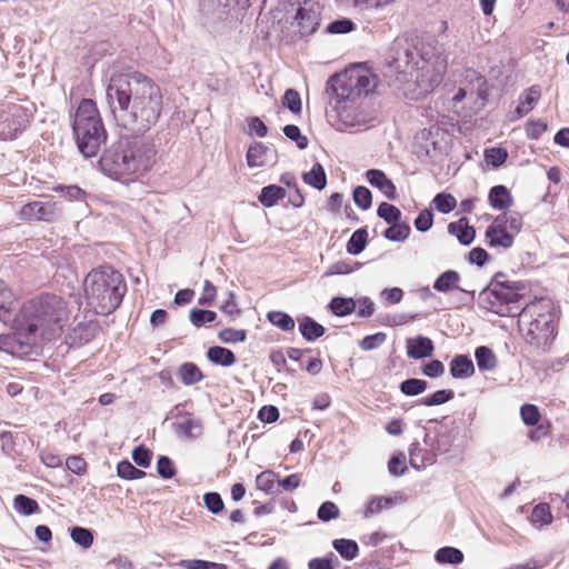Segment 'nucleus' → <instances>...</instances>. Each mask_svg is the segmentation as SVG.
I'll list each match as a JSON object with an SVG mask.
<instances>
[{"label":"nucleus","mask_w":569,"mask_h":569,"mask_svg":"<svg viewBox=\"0 0 569 569\" xmlns=\"http://www.w3.org/2000/svg\"><path fill=\"white\" fill-rule=\"evenodd\" d=\"M433 223V213L429 209H423L415 219V227L420 232L428 231Z\"/></svg>","instance_id":"58"},{"label":"nucleus","mask_w":569,"mask_h":569,"mask_svg":"<svg viewBox=\"0 0 569 569\" xmlns=\"http://www.w3.org/2000/svg\"><path fill=\"white\" fill-rule=\"evenodd\" d=\"M353 201L361 210L369 209L372 203L371 191L368 188L362 187V186L355 188Z\"/></svg>","instance_id":"50"},{"label":"nucleus","mask_w":569,"mask_h":569,"mask_svg":"<svg viewBox=\"0 0 569 569\" xmlns=\"http://www.w3.org/2000/svg\"><path fill=\"white\" fill-rule=\"evenodd\" d=\"M57 203L49 201H31L23 204L19 211V217L26 221H53L57 217Z\"/></svg>","instance_id":"12"},{"label":"nucleus","mask_w":569,"mask_h":569,"mask_svg":"<svg viewBox=\"0 0 569 569\" xmlns=\"http://www.w3.org/2000/svg\"><path fill=\"white\" fill-rule=\"evenodd\" d=\"M450 373L456 379L471 377L475 373L472 360L465 355L456 356L450 362Z\"/></svg>","instance_id":"20"},{"label":"nucleus","mask_w":569,"mask_h":569,"mask_svg":"<svg viewBox=\"0 0 569 569\" xmlns=\"http://www.w3.org/2000/svg\"><path fill=\"white\" fill-rule=\"evenodd\" d=\"M332 545L337 552L346 560H352L359 553V547L355 540L341 538L333 540Z\"/></svg>","instance_id":"30"},{"label":"nucleus","mask_w":569,"mask_h":569,"mask_svg":"<svg viewBox=\"0 0 569 569\" xmlns=\"http://www.w3.org/2000/svg\"><path fill=\"white\" fill-rule=\"evenodd\" d=\"M178 376L186 386H192L203 379L200 368L193 362H184L178 369Z\"/></svg>","instance_id":"25"},{"label":"nucleus","mask_w":569,"mask_h":569,"mask_svg":"<svg viewBox=\"0 0 569 569\" xmlns=\"http://www.w3.org/2000/svg\"><path fill=\"white\" fill-rule=\"evenodd\" d=\"M295 19L298 23L299 32L303 36L313 33L319 26V13L315 9V4L308 1H305L299 7Z\"/></svg>","instance_id":"13"},{"label":"nucleus","mask_w":569,"mask_h":569,"mask_svg":"<svg viewBox=\"0 0 569 569\" xmlns=\"http://www.w3.org/2000/svg\"><path fill=\"white\" fill-rule=\"evenodd\" d=\"M542 94L541 87L539 84H533L527 88L520 96L518 100V106L515 110V118L520 119L531 112L540 100Z\"/></svg>","instance_id":"15"},{"label":"nucleus","mask_w":569,"mask_h":569,"mask_svg":"<svg viewBox=\"0 0 569 569\" xmlns=\"http://www.w3.org/2000/svg\"><path fill=\"white\" fill-rule=\"evenodd\" d=\"M389 224L390 227L385 230L383 236L390 241H405L411 232L410 226L400 220Z\"/></svg>","instance_id":"31"},{"label":"nucleus","mask_w":569,"mask_h":569,"mask_svg":"<svg viewBox=\"0 0 569 569\" xmlns=\"http://www.w3.org/2000/svg\"><path fill=\"white\" fill-rule=\"evenodd\" d=\"M34 343L23 339L14 330L13 335H0V350L11 355H28Z\"/></svg>","instance_id":"14"},{"label":"nucleus","mask_w":569,"mask_h":569,"mask_svg":"<svg viewBox=\"0 0 569 569\" xmlns=\"http://www.w3.org/2000/svg\"><path fill=\"white\" fill-rule=\"evenodd\" d=\"M432 204L441 213H449L457 207V200L451 193L440 192L433 200Z\"/></svg>","instance_id":"40"},{"label":"nucleus","mask_w":569,"mask_h":569,"mask_svg":"<svg viewBox=\"0 0 569 569\" xmlns=\"http://www.w3.org/2000/svg\"><path fill=\"white\" fill-rule=\"evenodd\" d=\"M106 94L118 127L132 133H146L160 119L162 91L150 77L140 71L112 74Z\"/></svg>","instance_id":"1"},{"label":"nucleus","mask_w":569,"mask_h":569,"mask_svg":"<svg viewBox=\"0 0 569 569\" xmlns=\"http://www.w3.org/2000/svg\"><path fill=\"white\" fill-rule=\"evenodd\" d=\"M30 123L28 110L18 103H11L1 114L0 141L14 140Z\"/></svg>","instance_id":"10"},{"label":"nucleus","mask_w":569,"mask_h":569,"mask_svg":"<svg viewBox=\"0 0 569 569\" xmlns=\"http://www.w3.org/2000/svg\"><path fill=\"white\" fill-rule=\"evenodd\" d=\"M180 566L186 569H228L227 565L224 563L211 562L200 559L181 560Z\"/></svg>","instance_id":"54"},{"label":"nucleus","mask_w":569,"mask_h":569,"mask_svg":"<svg viewBox=\"0 0 569 569\" xmlns=\"http://www.w3.org/2000/svg\"><path fill=\"white\" fill-rule=\"evenodd\" d=\"M367 228L356 230L347 242V252L353 256L361 253L368 243Z\"/></svg>","instance_id":"28"},{"label":"nucleus","mask_w":569,"mask_h":569,"mask_svg":"<svg viewBox=\"0 0 569 569\" xmlns=\"http://www.w3.org/2000/svg\"><path fill=\"white\" fill-rule=\"evenodd\" d=\"M518 317L523 340L537 352L548 351L557 337L558 325L551 299L536 298L520 310Z\"/></svg>","instance_id":"3"},{"label":"nucleus","mask_w":569,"mask_h":569,"mask_svg":"<svg viewBox=\"0 0 569 569\" xmlns=\"http://www.w3.org/2000/svg\"><path fill=\"white\" fill-rule=\"evenodd\" d=\"M102 171L116 180H131L124 144L108 150L100 159Z\"/></svg>","instance_id":"11"},{"label":"nucleus","mask_w":569,"mask_h":569,"mask_svg":"<svg viewBox=\"0 0 569 569\" xmlns=\"http://www.w3.org/2000/svg\"><path fill=\"white\" fill-rule=\"evenodd\" d=\"M335 111L337 113L338 121L340 122V129L342 127H353L358 121L356 113L351 109H349L346 102L338 103L337 100H335Z\"/></svg>","instance_id":"37"},{"label":"nucleus","mask_w":569,"mask_h":569,"mask_svg":"<svg viewBox=\"0 0 569 569\" xmlns=\"http://www.w3.org/2000/svg\"><path fill=\"white\" fill-rule=\"evenodd\" d=\"M448 232L457 237L459 242L465 246L470 244L476 237V230L472 226L469 224V220L466 217L450 222L448 224Z\"/></svg>","instance_id":"17"},{"label":"nucleus","mask_w":569,"mask_h":569,"mask_svg":"<svg viewBox=\"0 0 569 569\" xmlns=\"http://www.w3.org/2000/svg\"><path fill=\"white\" fill-rule=\"evenodd\" d=\"M475 356L480 370H492L497 365L496 356L488 347H478Z\"/></svg>","instance_id":"33"},{"label":"nucleus","mask_w":569,"mask_h":569,"mask_svg":"<svg viewBox=\"0 0 569 569\" xmlns=\"http://www.w3.org/2000/svg\"><path fill=\"white\" fill-rule=\"evenodd\" d=\"M207 358L210 362L222 367L233 366L237 361L233 351L220 346L210 347L207 350Z\"/></svg>","instance_id":"21"},{"label":"nucleus","mask_w":569,"mask_h":569,"mask_svg":"<svg viewBox=\"0 0 569 569\" xmlns=\"http://www.w3.org/2000/svg\"><path fill=\"white\" fill-rule=\"evenodd\" d=\"M338 517H339V509L331 501L323 502L320 506V508L318 509V518L321 521H330V520L336 519Z\"/></svg>","instance_id":"60"},{"label":"nucleus","mask_w":569,"mask_h":569,"mask_svg":"<svg viewBox=\"0 0 569 569\" xmlns=\"http://www.w3.org/2000/svg\"><path fill=\"white\" fill-rule=\"evenodd\" d=\"M157 471L163 479H170L176 475V469L172 465V461L166 456H161L158 459Z\"/></svg>","instance_id":"61"},{"label":"nucleus","mask_w":569,"mask_h":569,"mask_svg":"<svg viewBox=\"0 0 569 569\" xmlns=\"http://www.w3.org/2000/svg\"><path fill=\"white\" fill-rule=\"evenodd\" d=\"M299 331L307 341H315L325 335V327L310 317H305L299 322Z\"/></svg>","instance_id":"23"},{"label":"nucleus","mask_w":569,"mask_h":569,"mask_svg":"<svg viewBox=\"0 0 569 569\" xmlns=\"http://www.w3.org/2000/svg\"><path fill=\"white\" fill-rule=\"evenodd\" d=\"M522 217L518 212H503L498 214L486 230V239L490 247L509 249L515 237L521 231Z\"/></svg>","instance_id":"8"},{"label":"nucleus","mask_w":569,"mask_h":569,"mask_svg":"<svg viewBox=\"0 0 569 569\" xmlns=\"http://www.w3.org/2000/svg\"><path fill=\"white\" fill-rule=\"evenodd\" d=\"M520 417L526 426L533 427L540 422L541 413L536 405L525 403L520 408Z\"/></svg>","instance_id":"43"},{"label":"nucleus","mask_w":569,"mask_h":569,"mask_svg":"<svg viewBox=\"0 0 569 569\" xmlns=\"http://www.w3.org/2000/svg\"><path fill=\"white\" fill-rule=\"evenodd\" d=\"M552 425L549 420H545L536 425V428L528 432V438L533 441H540L543 438H547L551 435Z\"/></svg>","instance_id":"57"},{"label":"nucleus","mask_w":569,"mask_h":569,"mask_svg":"<svg viewBox=\"0 0 569 569\" xmlns=\"http://www.w3.org/2000/svg\"><path fill=\"white\" fill-rule=\"evenodd\" d=\"M528 286L523 281H511L503 273H497L489 286L479 295V301L486 310L501 317L518 316L520 300L527 296Z\"/></svg>","instance_id":"6"},{"label":"nucleus","mask_w":569,"mask_h":569,"mask_svg":"<svg viewBox=\"0 0 569 569\" xmlns=\"http://www.w3.org/2000/svg\"><path fill=\"white\" fill-rule=\"evenodd\" d=\"M151 457V451L143 446L137 447L132 452V459L134 460V462L143 468L150 466Z\"/></svg>","instance_id":"63"},{"label":"nucleus","mask_w":569,"mask_h":569,"mask_svg":"<svg viewBox=\"0 0 569 569\" xmlns=\"http://www.w3.org/2000/svg\"><path fill=\"white\" fill-rule=\"evenodd\" d=\"M356 307V301L352 298L336 297L330 302L331 311L339 317L352 313Z\"/></svg>","instance_id":"35"},{"label":"nucleus","mask_w":569,"mask_h":569,"mask_svg":"<svg viewBox=\"0 0 569 569\" xmlns=\"http://www.w3.org/2000/svg\"><path fill=\"white\" fill-rule=\"evenodd\" d=\"M69 318L67 301L57 295L44 293L24 302L12 320V328L23 339L50 340L61 335Z\"/></svg>","instance_id":"2"},{"label":"nucleus","mask_w":569,"mask_h":569,"mask_svg":"<svg viewBox=\"0 0 569 569\" xmlns=\"http://www.w3.org/2000/svg\"><path fill=\"white\" fill-rule=\"evenodd\" d=\"M18 307V298L7 284L0 280V319L7 321Z\"/></svg>","instance_id":"19"},{"label":"nucleus","mask_w":569,"mask_h":569,"mask_svg":"<svg viewBox=\"0 0 569 569\" xmlns=\"http://www.w3.org/2000/svg\"><path fill=\"white\" fill-rule=\"evenodd\" d=\"M377 83L378 79L370 69L355 66L330 77L327 91L338 103H345L369 94L377 87Z\"/></svg>","instance_id":"7"},{"label":"nucleus","mask_w":569,"mask_h":569,"mask_svg":"<svg viewBox=\"0 0 569 569\" xmlns=\"http://www.w3.org/2000/svg\"><path fill=\"white\" fill-rule=\"evenodd\" d=\"M283 133L288 139L295 141L299 149H306L308 147L309 140L306 136L301 134V131L298 126H284Z\"/></svg>","instance_id":"52"},{"label":"nucleus","mask_w":569,"mask_h":569,"mask_svg":"<svg viewBox=\"0 0 569 569\" xmlns=\"http://www.w3.org/2000/svg\"><path fill=\"white\" fill-rule=\"evenodd\" d=\"M433 343L427 337H417L407 340V353L410 358L421 359L430 357L433 352Z\"/></svg>","instance_id":"18"},{"label":"nucleus","mask_w":569,"mask_h":569,"mask_svg":"<svg viewBox=\"0 0 569 569\" xmlns=\"http://www.w3.org/2000/svg\"><path fill=\"white\" fill-rule=\"evenodd\" d=\"M282 106L288 108L292 113L300 114L302 103L299 92L295 89H287L282 97Z\"/></svg>","instance_id":"46"},{"label":"nucleus","mask_w":569,"mask_h":569,"mask_svg":"<svg viewBox=\"0 0 569 569\" xmlns=\"http://www.w3.org/2000/svg\"><path fill=\"white\" fill-rule=\"evenodd\" d=\"M268 147L261 142L251 144L247 152V163L249 167H262L266 164Z\"/></svg>","instance_id":"29"},{"label":"nucleus","mask_w":569,"mask_h":569,"mask_svg":"<svg viewBox=\"0 0 569 569\" xmlns=\"http://www.w3.org/2000/svg\"><path fill=\"white\" fill-rule=\"evenodd\" d=\"M72 129L78 149L86 158L97 156L108 138L100 111L92 99H82L79 102Z\"/></svg>","instance_id":"5"},{"label":"nucleus","mask_w":569,"mask_h":569,"mask_svg":"<svg viewBox=\"0 0 569 569\" xmlns=\"http://www.w3.org/2000/svg\"><path fill=\"white\" fill-rule=\"evenodd\" d=\"M390 506L391 499L385 497H373L367 503V507L365 509V517H371L376 513H379L381 510Z\"/></svg>","instance_id":"55"},{"label":"nucleus","mask_w":569,"mask_h":569,"mask_svg":"<svg viewBox=\"0 0 569 569\" xmlns=\"http://www.w3.org/2000/svg\"><path fill=\"white\" fill-rule=\"evenodd\" d=\"M531 521L539 525H549L552 522V513L548 503L537 505L531 512Z\"/></svg>","instance_id":"48"},{"label":"nucleus","mask_w":569,"mask_h":569,"mask_svg":"<svg viewBox=\"0 0 569 569\" xmlns=\"http://www.w3.org/2000/svg\"><path fill=\"white\" fill-rule=\"evenodd\" d=\"M219 339L224 343L242 342L247 338L246 330L226 328L218 333Z\"/></svg>","instance_id":"53"},{"label":"nucleus","mask_w":569,"mask_h":569,"mask_svg":"<svg viewBox=\"0 0 569 569\" xmlns=\"http://www.w3.org/2000/svg\"><path fill=\"white\" fill-rule=\"evenodd\" d=\"M286 197V190L276 184L263 187L259 196V201L263 207H273L279 200Z\"/></svg>","instance_id":"26"},{"label":"nucleus","mask_w":569,"mask_h":569,"mask_svg":"<svg viewBox=\"0 0 569 569\" xmlns=\"http://www.w3.org/2000/svg\"><path fill=\"white\" fill-rule=\"evenodd\" d=\"M117 473L120 478L127 480L140 479L146 476V472L136 468L130 461H120L117 466Z\"/></svg>","instance_id":"44"},{"label":"nucleus","mask_w":569,"mask_h":569,"mask_svg":"<svg viewBox=\"0 0 569 569\" xmlns=\"http://www.w3.org/2000/svg\"><path fill=\"white\" fill-rule=\"evenodd\" d=\"M377 214L379 218L383 219L388 224L397 222L401 219V211L396 206L381 202L377 209Z\"/></svg>","instance_id":"45"},{"label":"nucleus","mask_w":569,"mask_h":569,"mask_svg":"<svg viewBox=\"0 0 569 569\" xmlns=\"http://www.w3.org/2000/svg\"><path fill=\"white\" fill-rule=\"evenodd\" d=\"M305 183L313 187L315 189L322 190L327 186V174L321 163L316 162L311 170L302 174Z\"/></svg>","instance_id":"24"},{"label":"nucleus","mask_w":569,"mask_h":569,"mask_svg":"<svg viewBox=\"0 0 569 569\" xmlns=\"http://www.w3.org/2000/svg\"><path fill=\"white\" fill-rule=\"evenodd\" d=\"M488 198L495 209L506 210L512 204L510 191L501 184L492 187Z\"/></svg>","instance_id":"22"},{"label":"nucleus","mask_w":569,"mask_h":569,"mask_svg":"<svg viewBox=\"0 0 569 569\" xmlns=\"http://www.w3.org/2000/svg\"><path fill=\"white\" fill-rule=\"evenodd\" d=\"M485 159L492 167L498 168L507 161L508 151L501 147H492L485 150Z\"/></svg>","instance_id":"47"},{"label":"nucleus","mask_w":569,"mask_h":569,"mask_svg":"<svg viewBox=\"0 0 569 569\" xmlns=\"http://www.w3.org/2000/svg\"><path fill=\"white\" fill-rule=\"evenodd\" d=\"M267 318L273 326L283 331H292L295 329V320L286 312L270 311Z\"/></svg>","instance_id":"38"},{"label":"nucleus","mask_w":569,"mask_h":569,"mask_svg":"<svg viewBox=\"0 0 569 569\" xmlns=\"http://www.w3.org/2000/svg\"><path fill=\"white\" fill-rule=\"evenodd\" d=\"M386 338L387 336L383 332H377L375 335L367 336L360 341V347L362 350L376 349L386 341Z\"/></svg>","instance_id":"62"},{"label":"nucleus","mask_w":569,"mask_h":569,"mask_svg":"<svg viewBox=\"0 0 569 569\" xmlns=\"http://www.w3.org/2000/svg\"><path fill=\"white\" fill-rule=\"evenodd\" d=\"M548 126L542 120H530L526 123V134L531 140H538L547 131Z\"/></svg>","instance_id":"56"},{"label":"nucleus","mask_w":569,"mask_h":569,"mask_svg":"<svg viewBox=\"0 0 569 569\" xmlns=\"http://www.w3.org/2000/svg\"><path fill=\"white\" fill-rule=\"evenodd\" d=\"M428 388V383L426 380L421 379H407L401 382L400 385V391L406 396H418L426 391Z\"/></svg>","instance_id":"41"},{"label":"nucleus","mask_w":569,"mask_h":569,"mask_svg":"<svg viewBox=\"0 0 569 569\" xmlns=\"http://www.w3.org/2000/svg\"><path fill=\"white\" fill-rule=\"evenodd\" d=\"M203 501L209 511L219 513L223 510L224 503L222 498L217 492H208L203 496Z\"/></svg>","instance_id":"59"},{"label":"nucleus","mask_w":569,"mask_h":569,"mask_svg":"<svg viewBox=\"0 0 569 569\" xmlns=\"http://www.w3.org/2000/svg\"><path fill=\"white\" fill-rule=\"evenodd\" d=\"M368 182L382 192L389 200L397 199L396 184L379 169H370L366 172Z\"/></svg>","instance_id":"16"},{"label":"nucleus","mask_w":569,"mask_h":569,"mask_svg":"<svg viewBox=\"0 0 569 569\" xmlns=\"http://www.w3.org/2000/svg\"><path fill=\"white\" fill-rule=\"evenodd\" d=\"M67 468L76 473L83 475L87 471V461L80 456H70L66 460Z\"/></svg>","instance_id":"64"},{"label":"nucleus","mask_w":569,"mask_h":569,"mask_svg":"<svg viewBox=\"0 0 569 569\" xmlns=\"http://www.w3.org/2000/svg\"><path fill=\"white\" fill-rule=\"evenodd\" d=\"M131 180L144 174L157 162V149L151 141L133 139L124 143Z\"/></svg>","instance_id":"9"},{"label":"nucleus","mask_w":569,"mask_h":569,"mask_svg":"<svg viewBox=\"0 0 569 569\" xmlns=\"http://www.w3.org/2000/svg\"><path fill=\"white\" fill-rule=\"evenodd\" d=\"M217 318V313L211 310L192 309L190 311V321L196 327H201L207 322H212Z\"/></svg>","instance_id":"51"},{"label":"nucleus","mask_w":569,"mask_h":569,"mask_svg":"<svg viewBox=\"0 0 569 569\" xmlns=\"http://www.w3.org/2000/svg\"><path fill=\"white\" fill-rule=\"evenodd\" d=\"M435 558L439 563L458 565L463 561V553L455 547H443L436 552Z\"/></svg>","instance_id":"32"},{"label":"nucleus","mask_w":569,"mask_h":569,"mask_svg":"<svg viewBox=\"0 0 569 569\" xmlns=\"http://www.w3.org/2000/svg\"><path fill=\"white\" fill-rule=\"evenodd\" d=\"M278 481V475L272 470L262 471L256 478L257 488L266 493H273Z\"/></svg>","instance_id":"34"},{"label":"nucleus","mask_w":569,"mask_h":569,"mask_svg":"<svg viewBox=\"0 0 569 569\" xmlns=\"http://www.w3.org/2000/svg\"><path fill=\"white\" fill-rule=\"evenodd\" d=\"M71 538L77 545L86 549L91 547L93 543V536L87 528L74 527L71 530Z\"/></svg>","instance_id":"49"},{"label":"nucleus","mask_w":569,"mask_h":569,"mask_svg":"<svg viewBox=\"0 0 569 569\" xmlns=\"http://www.w3.org/2000/svg\"><path fill=\"white\" fill-rule=\"evenodd\" d=\"M13 507L17 512L24 516L37 513L40 509L38 502L34 499L24 495L16 496L13 500Z\"/></svg>","instance_id":"36"},{"label":"nucleus","mask_w":569,"mask_h":569,"mask_svg":"<svg viewBox=\"0 0 569 569\" xmlns=\"http://www.w3.org/2000/svg\"><path fill=\"white\" fill-rule=\"evenodd\" d=\"M52 191L62 193L70 201H84L87 192L78 186H63L58 184L52 188Z\"/></svg>","instance_id":"42"},{"label":"nucleus","mask_w":569,"mask_h":569,"mask_svg":"<svg viewBox=\"0 0 569 569\" xmlns=\"http://www.w3.org/2000/svg\"><path fill=\"white\" fill-rule=\"evenodd\" d=\"M455 392L451 389L437 390L430 396L423 397L420 403L427 407L439 406L453 399Z\"/></svg>","instance_id":"39"},{"label":"nucleus","mask_w":569,"mask_h":569,"mask_svg":"<svg viewBox=\"0 0 569 569\" xmlns=\"http://www.w3.org/2000/svg\"><path fill=\"white\" fill-rule=\"evenodd\" d=\"M459 280L460 274L457 271L448 270L437 278L433 283V288L440 292H448L459 288Z\"/></svg>","instance_id":"27"},{"label":"nucleus","mask_w":569,"mask_h":569,"mask_svg":"<svg viewBox=\"0 0 569 569\" xmlns=\"http://www.w3.org/2000/svg\"><path fill=\"white\" fill-rule=\"evenodd\" d=\"M83 291L87 305L97 315L108 316L116 311L127 292L123 276L109 266L92 269L84 278Z\"/></svg>","instance_id":"4"}]
</instances>
